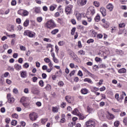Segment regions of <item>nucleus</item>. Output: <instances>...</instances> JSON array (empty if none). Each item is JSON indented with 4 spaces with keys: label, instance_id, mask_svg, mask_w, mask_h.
<instances>
[{
    "label": "nucleus",
    "instance_id": "obj_1",
    "mask_svg": "<svg viewBox=\"0 0 127 127\" xmlns=\"http://www.w3.org/2000/svg\"><path fill=\"white\" fill-rule=\"evenodd\" d=\"M56 26V23L53 19L47 21L45 24V27L48 29H53V28H55Z\"/></svg>",
    "mask_w": 127,
    "mask_h": 127
},
{
    "label": "nucleus",
    "instance_id": "obj_2",
    "mask_svg": "<svg viewBox=\"0 0 127 127\" xmlns=\"http://www.w3.org/2000/svg\"><path fill=\"white\" fill-rule=\"evenodd\" d=\"M29 119L32 122H34L38 118V114L35 112L31 113L29 115Z\"/></svg>",
    "mask_w": 127,
    "mask_h": 127
},
{
    "label": "nucleus",
    "instance_id": "obj_3",
    "mask_svg": "<svg viewBox=\"0 0 127 127\" xmlns=\"http://www.w3.org/2000/svg\"><path fill=\"white\" fill-rule=\"evenodd\" d=\"M86 127H95L96 126V124L95 123V121L93 120H89L87 121L85 123Z\"/></svg>",
    "mask_w": 127,
    "mask_h": 127
},
{
    "label": "nucleus",
    "instance_id": "obj_4",
    "mask_svg": "<svg viewBox=\"0 0 127 127\" xmlns=\"http://www.w3.org/2000/svg\"><path fill=\"white\" fill-rule=\"evenodd\" d=\"M72 8H73V5H68L66 6L65 9L66 14H70L71 12H72Z\"/></svg>",
    "mask_w": 127,
    "mask_h": 127
},
{
    "label": "nucleus",
    "instance_id": "obj_5",
    "mask_svg": "<svg viewBox=\"0 0 127 127\" xmlns=\"http://www.w3.org/2000/svg\"><path fill=\"white\" fill-rule=\"evenodd\" d=\"M95 13V8L93 7H89L87 10V14H91V16L94 15Z\"/></svg>",
    "mask_w": 127,
    "mask_h": 127
},
{
    "label": "nucleus",
    "instance_id": "obj_6",
    "mask_svg": "<svg viewBox=\"0 0 127 127\" xmlns=\"http://www.w3.org/2000/svg\"><path fill=\"white\" fill-rule=\"evenodd\" d=\"M24 35L28 36L29 37H34V34L32 33V32L26 30L25 31L24 33Z\"/></svg>",
    "mask_w": 127,
    "mask_h": 127
},
{
    "label": "nucleus",
    "instance_id": "obj_7",
    "mask_svg": "<svg viewBox=\"0 0 127 127\" xmlns=\"http://www.w3.org/2000/svg\"><path fill=\"white\" fill-rule=\"evenodd\" d=\"M87 3V0H77V4L79 5V6H83V5H85Z\"/></svg>",
    "mask_w": 127,
    "mask_h": 127
},
{
    "label": "nucleus",
    "instance_id": "obj_8",
    "mask_svg": "<svg viewBox=\"0 0 127 127\" xmlns=\"http://www.w3.org/2000/svg\"><path fill=\"white\" fill-rule=\"evenodd\" d=\"M100 12L102 13L103 16H106V15H107V10H106V8H105L104 7H102L100 8Z\"/></svg>",
    "mask_w": 127,
    "mask_h": 127
},
{
    "label": "nucleus",
    "instance_id": "obj_9",
    "mask_svg": "<svg viewBox=\"0 0 127 127\" xmlns=\"http://www.w3.org/2000/svg\"><path fill=\"white\" fill-rule=\"evenodd\" d=\"M65 100L66 102H68L69 104H71V103H72L74 101V99H73V98H71L70 96H66Z\"/></svg>",
    "mask_w": 127,
    "mask_h": 127
},
{
    "label": "nucleus",
    "instance_id": "obj_10",
    "mask_svg": "<svg viewBox=\"0 0 127 127\" xmlns=\"http://www.w3.org/2000/svg\"><path fill=\"white\" fill-rule=\"evenodd\" d=\"M27 101H28V99L25 97H22L20 99V103H21V104H22V105L23 104V103H26V102Z\"/></svg>",
    "mask_w": 127,
    "mask_h": 127
},
{
    "label": "nucleus",
    "instance_id": "obj_11",
    "mask_svg": "<svg viewBox=\"0 0 127 127\" xmlns=\"http://www.w3.org/2000/svg\"><path fill=\"white\" fill-rule=\"evenodd\" d=\"M107 118L108 119V120H113V119H115V116L108 112L107 115Z\"/></svg>",
    "mask_w": 127,
    "mask_h": 127
},
{
    "label": "nucleus",
    "instance_id": "obj_12",
    "mask_svg": "<svg viewBox=\"0 0 127 127\" xmlns=\"http://www.w3.org/2000/svg\"><path fill=\"white\" fill-rule=\"evenodd\" d=\"M72 114L73 115H75V116H79L80 115V112H79V110H78L77 108H75L72 111Z\"/></svg>",
    "mask_w": 127,
    "mask_h": 127
},
{
    "label": "nucleus",
    "instance_id": "obj_13",
    "mask_svg": "<svg viewBox=\"0 0 127 127\" xmlns=\"http://www.w3.org/2000/svg\"><path fill=\"white\" fill-rule=\"evenodd\" d=\"M107 9H109L110 11H112L113 9H114V5H113V4L110 3L107 6Z\"/></svg>",
    "mask_w": 127,
    "mask_h": 127
},
{
    "label": "nucleus",
    "instance_id": "obj_14",
    "mask_svg": "<svg viewBox=\"0 0 127 127\" xmlns=\"http://www.w3.org/2000/svg\"><path fill=\"white\" fill-rule=\"evenodd\" d=\"M14 67L17 71H19V70L21 69V65L16 64L14 65Z\"/></svg>",
    "mask_w": 127,
    "mask_h": 127
},
{
    "label": "nucleus",
    "instance_id": "obj_15",
    "mask_svg": "<svg viewBox=\"0 0 127 127\" xmlns=\"http://www.w3.org/2000/svg\"><path fill=\"white\" fill-rule=\"evenodd\" d=\"M57 7V5H52L50 6V10L51 11H53L54 10H55Z\"/></svg>",
    "mask_w": 127,
    "mask_h": 127
},
{
    "label": "nucleus",
    "instance_id": "obj_16",
    "mask_svg": "<svg viewBox=\"0 0 127 127\" xmlns=\"http://www.w3.org/2000/svg\"><path fill=\"white\" fill-rule=\"evenodd\" d=\"M81 93L83 94V95H86L88 94V89H87V88H82L81 90Z\"/></svg>",
    "mask_w": 127,
    "mask_h": 127
},
{
    "label": "nucleus",
    "instance_id": "obj_17",
    "mask_svg": "<svg viewBox=\"0 0 127 127\" xmlns=\"http://www.w3.org/2000/svg\"><path fill=\"white\" fill-rule=\"evenodd\" d=\"M24 9H19L18 11H17V13L18 14H19L20 15H21L22 16H23L24 14Z\"/></svg>",
    "mask_w": 127,
    "mask_h": 127
},
{
    "label": "nucleus",
    "instance_id": "obj_18",
    "mask_svg": "<svg viewBox=\"0 0 127 127\" xmlns=\"http://www.w3.org/2000/svg\"><path fill=\"white\" fill-rule=\"evenodd\" d=\"M72 55H73V60L75 61L76 62H79V58L77 57V55H75L74 53H71Z\"/></svg>",
    "mask_w": 127,
    "mask_h": 127
},
{
    "label": "nucleus",
    "instance_id": "obj_19",
    "mask_svg": "<svg viewBox=\"0 0 127 127\" xmlns=\"http://www.w3.org/2000/svg\"><path fill=\"white\" fill-rule=\"evenodd\" d=\"M23 25L25 27H27L29 25V20L26 19L23 23Z\"/></svg>",
    "mask_w": 127,
    "mask_h": 127
},
{
    "label": "nucleus",
    "instance_id": "obj_20",
    "mask_svg": "<svg viewBox=\"0 0 127 127\" xmlns=\"http://www.w3.org/2000/svg\"><path fill=\"white\" fill-rule=\"evenodd\" d=\"M118 72L122 74V73H127V69L125 68H121L118 70Z\"/></svg>",
    "mask_w": 127,
    "mask_h": 127
},
{
    "label": "nucleus",
    "instance_id": "obj_21",
    "mask_svg": "<svg viewBox=\"0 0 127 127\" xmlns=\"http://www.w3.org/2000/svg\"><path fill=\"white\" fill-rule=\"evenodd\" d=\"M85 53L83 50H80L77 52L78 55H85Z\"/></svg>",
    "mask_w": 127,
    "mask_h": 127
},
{
    "label": "nucleus",
    "instance_id": "obj_22",
    "mask_svg": "<svg viewBox=\"0 0 127 127\" xmlns=\"http://www.w3.org/2000/svg\"><path fill=\"white\" fill-rule=\"evenodd\" d=\"M58 32H59V29H55L53 30V31H52L51 33L53 35H55V34H57V33H58Z\"/></svg>",
    "mask_w": 127,
    "mask_h": 127
},
{
    "label": "nucleus",
    "instance_id": "obj_23",
    "mask_svg": "<svg viewBox=\"0 0 127 127\" xmlns=\"http://www.w3.org/2000/svg\"><path fill=\"white\" fill-rule=\"evenodd\" d=\"M76 17L77 20H81V18H82V15L80 13H77L76 14Z\"/></svg>",
    "mask_w": 127,
    "mask_h": 127
},
{
    "label": "nucleus",
    "instance_id": "obj_24",
    "mask_svg": "<svg viewBox=\"0 0 127 127\" xmlns=\"http://www.w3.org/2000/svg\"><path fill=\"white\" fill-rule=\"evenodd\" d=\"M22 105L25 108H29V107H30L29 102H28V101H27L26 102L23 103Z\"/></svg>",
    "mask_w": 127,
    "mask_h": 127
},
{
    "label": "nucleus",
    "instance_id": "obj_25",
    "mask_svg": "<svg viewBox=\"0 0 127 127\" xmlns=\"http://www.w3.org/2000/svg\"><path fill=\"white\" fill-rule=\"evenodd\" d=\"M34 9L37 13H39L40 12V7H35L34 8Z\"/></svg>",
    "mask_w": 127,
    "mask_h": 127
},
{
    "label": "nucleus",
    "instance_id": "obj_26",
    "mask_svg": "<svg viewBox=\"0 0 127 127\" xmlns=\"http://www.w3.org/2000/svg\"><path fill=\"white\" fill-rule=\"evenodd\" d=\"M21 77L22 78H25V77H26V71H21Z\"/></svg>",
    "mask_w": 127,
    "mask_h": 127
},
{
    "label": "nucleus",
    "instance_id": "obj_27",
    "mask_svg": "<svg viewBox=\"0 0 127 127\" xmlns=\"http://www.w3.org/2000/svg\"><path fill=\"white\" fill-rule=\"evenodd\" d=\"M8 102L9 103V104H12V103L14 102V99L13 97H11L8 99Z\"/></svg>",
    "mask_w": 127,
    "mask_h": 127
},
{
    "label": "nucleus",
    "instance_id": "obj_28",
    "mask_svg": "<svg viewBox=\"0 0 127 127\" xmlns=\"http://www.w3.org/2000/svg\"><path fill=\"white\" fill-rule=\"evenodd\" d=\"M100 19H101V17L99 15H97V16H96V17L94 18L95 21H96L97 22H99V21H100Z\"/></svg>",
    "mask_w": 127,
    "mask_h": 127
},
{
    "label": "nucleus",
    "instance_id": "obj_29",
    "mask_svg": "<svg viewBox=\"0 0 127 127\" xmlns=\"http://www.w3.org/2000/svg\"><path fill=\"white\" fill-rule=\"evenodd\" d=\"M116 52L117 54H119L120 55H124V51L122 50H117Z\"/></svg>",
    "mask_w": 127,
    "mask_h": 127
},
{
    "label": "nucleus",
    "instance_id": "obj_30",
    "mask_svg": "<svg viewBox=\"0 0 127 127\" xmlns=\"http://www.w3.org/2000/svg\"><path fill=\"white\" fill-rule=\"evenodd\" d=\"M125 26H126V24L125 23H121L119 24V27H120V28H124Z\"/></svg>",
    "mask_w": 127,
    "mask_h": 127
},
{
    "label": "nucleus",
    "instance_id": "obj_31",
    "mask_svg": "<svg viewBox=\"0 0 127 127\" xmlns=\"http://www.w3.org/2000/svg\"><path fill=\"white\" fill-rule=\"evenodd\" d=\"M52 111L53 113H58V108L56 107H53Z\"/></svg>",
    "mask_w": 127,
    "mask_h": 127
},
{
    "label": "nucleus",
    "instance_id": "obj_32",
    "mask_svg": "<svg viewBox=\"0 0 127 127\" xmlns=\"http://www.w3.org/2000/svg\"><path fill=\"white\" fill-rule=\"evenodd\" d=\"M8 30L10 32L13 31V30H14V26L10 25V29L8 28Z\"/></svg>",
    "mask_w": 127,
    "mask_h": 127
},
{
    "label": "nucleus",
    "instance_id": "obj_33",
    "mask_svg": "<svg viewBox=\"0 0 127 127\" xmlns=\"http://www.w3.org/2000/svg\"><path fill=\"white\" fill-rule=\"evenodd\" d=\"M44 61L45 62H46V63H50V62H51V60L48 58H45Z\"/></svg>",
    "mask_w": 127,
    "mask_h": 127
},
{
    "label": "nucleus",
    "instance_id": "obj_34",
    "mask_svg": "<svg viewBox=\"0 0 127 127\" xmlns=\"http://www.w3.org/2000/svg\"><path fill=\"white\" fill-rule=\"evenodd\" d=\"M43 18H42V17L40 16V17H38L37 18V21L38 22H41V21H42L43 20Z\"/></svg>",
    "mask_w": 127,
    "mask_h": 127
},
{
    "label": "nucleus",
    "instance_id": "obj_35",
    "mask_svg": "<svg viewBox=\"0 0 127 127\" xmlns=\"http://www.w3.org/2000/svg\"><path fill=\"white\" fill-rule=\"evenodd\" d=\"M11 124L12 126H16V125H17V121L15 120H12Z\"/></svg>",
    "mask_w": 127,
    "mask_h": 127
},
{
    "label": "nucleus",
    "instance_id": "obj_36",
    "mask_svg": "<svg viewBox=\"0 0 127 127\" xmlns=\"http://www.w3.org/2000/svg\"><path fill=\"white\" fill-rule=\"evenodd\" d=\"M84 82H88V83H92V80L90 78H85L84 79Z\"/></svg>",
    "mask_w": 127,
    "mask_h": 127
},
{
    "label": "nucleus",
    "instance_id": "obj_37",
    "mask_svg": "<svg viewBox=\"0 0 127 127\" xmlns=\"http://www.w3.org/2000/svg\"><path fill=\"white\" fill-rule=\"evenodd\" d=\"M58 44L60 46H63V45H64V44H65V42L64 41H60L58 43Z\"/></svg>",
    "mask_w": 127,
    "mask_h": 127
},
{
    "label": "nucleus",
    "instance_id": "obj_38",
    "mask_svg": "<svg viewBox=\"0 0 127 127\" xmlns=\"http://www.w3.org/2000/svg\"><path fill=\"white\" fill-rule=\"evenodd\" d=\"M82 70H83V71H84V72H86L87 73H88V75H92V73H91L90 72H89V71H88V70L87 69H86V68L82 67Z\"/></svg>",
    "mask_w": 127,
    "mask_h": 127
},
{
    "label": "nucleus",
    "instance_id": "obj_39",
    "mask_svg": "<svg viewBox=\"0 0 127 127\" xmlns=\"http://www.w3.org/2000/svg\"><path fill=\"white\" fill-rule=\"evenodd\" d=\"M94 4L97 7H99V6H100V2H99L98 1H94Z\"/></svg>",
    "mask_w": 127,
    "mask_h": 127
},
{
    "label": "nucleus",
    "instance_id": "obj_40",
    "mask_svg": "<svg viewBox=\"0 0 127 127\" xmlns=\"http://www.w3.org/2000/svg\"><path fill=\"white\" fill-rule=\"evenodd\" d=\"M123 123H124L125 126L127 127V117L124 119Z\"/></svg>",
    "mask_w": 127,
    "mask_h": 127
},
{
    "label": "nucleus",
    "instance_id": "obj_41",
    "mask_svg": "<svg viewBox=\"0 0 127 127\" xmlns=\"http://www.w3.org/2000/svg\"><path fill=\"white\" fill-rule=\"evenodd\" d=\"M28 14H29V12H28L27 10H25L24 12V15L23 16H27V15H28Z\"/></svg>",
    "mask_w": 127,
    "mask_h": 127
},
{
    "label": "nucleus",
    "instance_id": "obj_42",
    "mask_svg": "<svg viewBox=\"0 0 127 127\" xmlns=\"http://www.w3.org/2000/svg\"><path fill=\"white\" fill-rule=\"evenodd\" d=\"M75 31H76V28H73L71 30V35H74V33H75Z\"/></svg>",
    "mask_w": 127,
    "mask_h": 127
},
{
    "label": "nucleus",
    "instance_id": "obj_43",
    "mask_svg": "<svg viewBox=\"0 0 127 127\" xmlns=\"http://www.w3.org/2000/svg\"><path fill=\"white\" fill-rule=\"evenodd\" d=\"M20 49L22 51H25V50H26V48H25V47L23 46H21L20 47Z\"/></svg>",
    "mask_w": 127,
    "mask_h": 127
},
{
    "label": "nucleus",
    "instance_id": "obj_44",
    "mask_svg": "<svg viewBox=\"0 0 127 127\" xmlns=\"http://www.w3.org/2000/svg\"><path fill=\"white\" fill-rule=\"evenodd\" d=\"M93 42H94V39H90L87 41V43H88L89 44H90V43H93Z\"/></svg>",
    "mask_w": 127,
    "mask_h": 127
},
{
    "label": "nucleus",
    "instance_id": "obj_45",
    "mask_svg": "<svg viewBox=\"0 0 127 127\" xmlns=\"http://www.w3.org/2000/svg\"><path fill=\"white\" fill-rule=\"evenodd\" d=\"M114 126H115V127H119V126H120V122H119V121H116V122L114 123Z\"/></svg>",
    "mask_w": 127,
    "mask_h": 127
},
{
    "label": "nucleus",
    "instance_id": "obj_46",
    "mask_svg": "<svg viewBox=\"0 0 127 127\" xmlns=\"http://www.w3.org/2000/svg\"><path fill=\"white\" fill-rule=\"evenodd\" d=\"M58 84L60 86V87H63V86H64V82L62 81H60Z\"/></svg>",
    "mask_w": 127,
    "mask_h": 127
},
{
    "label": "nucleus",
    "instance_id": "obj_47",
    "mask_svg": "<svg viewBox=\"0 0 127 127\" xmlns=\"http://www.w3.org/2000/svg\"><path fill=\"white\" fill-rule=\"evenodd\" d=\"M16 22L17 23H18V24H20V23L21 22V19H20V18H17L16 20Z\"/></svg>",
    "mask_w": 127,
    "mask_h": 127
},
{
    "label": "nucleus",
    "instance_id": "obj_48",
    "mask_svg": "<svg viewBox=\"0 0 127 127\" xmlns=\"http://www.w3.org/2000/svg\"><path fill=\"white\" fill-rule=\"evenodd\" d=\"M39 85L41 87H43L44 82H43V80H40L39 82Z\"/></svg>",
    "mask_w": 127,
    "mask_h": 127
},
{
    "label": "nucleus",
    "instance_id": "obj_49",
    "mask_svg": "<svg viewBox=\"0 0 127 127\" xmlns=\"http://www.w3.org/2000/svg\"><path fill=\"white\" fill-rule=\"evenodd\" d=\"M79 116V119L80 120H84L85 119V117L84 116L81 115V114L79 113V115H77Z\"/></svg>",
    "mask_w": 127,
    "mask_h": 127
},
{
    "label": "nucleus",
    "instance_id": "obj_50",
    "mask_svg": "<svg viewBox=\"0 0 127 127\" xmlns=\"http://www.w3.org/2000/svg\"><path fill=\"white\" fill-rule=\"evenodd\" d=\"M11 5H16V1L15 0H12L11 2Z\"/></svg>",
    "mask_w": 127,
    "mask_h": 127
},
{
    "label": "nucleus",
    "instance_id": "obj_51",
    "mask_svg": "<svg viewBox=\"0 0 127 127\" xmlns=\"http://www.w3.org/2000/svg\"><path fill=\"white\" fill-rule=\"evenodd\" d=\"M12 117L14 119H17L18 118V115L16 114H14L12 115Z\"/></svg>",
    "mask_w": 127,
    "mask_h": 127
},
{
    "label": "nucleus",
    "instance_id": "obj_52",
    "mask_svg": "<svg viewBox=\"0 0 127 127\" xmlns=\"http://www.w3.org/2000/svg\"><path fill=\"white\" fill-rule=\"evenodd\" d=\"M75 73V70H72V71H71L70 73H69L70 77H72V76H73Z\"/></svg>",
    "mask_w": 127,
    "mask_h": 127
},
{
    "label": "nucleus",
    "instance_id": "obj_53",
    "mask_svg": "<svg viewBox=\"0 0 127 127\" xmlns=\"http://www.w3.org/2000/svg\"><path fill=\"white\" fill-rule=\"evenodd\" d=\"M95 60L96 62H100V61H102L101 59L98 57H96Z\"/></svg>",
    "mask_w": 127,
    "mask_h": 127
},
{
    "label": "nucleus",
    "instance_id": "obj_54",
    "mask_svg": "<svg viewBox=\"0 0 127 127\" xmlns=\"http://www.w3.org/2000/svg\"><path fill=\"white\" fill-rule=\"evenodd\" d=\"M13 92L14 94H18V90H17L16 88H14L13 90Z\"/></svg>",
    "mask_w": 127,
    "mask_h": 127
},
{
    "label": "nucleus",
    "instance_id": "obj_55",
    "mask_svg": "<svg viewBox=\"0 0 127 127\" xmlns=\"http://www.w3.org/2000/svg\"><path fill=\"white\" fill-rule=\"evenodd\" d=\"M77 45L79 48H82V44L81 43V41H78Z\"/></svg>",
    "mask_w": 127,
    "mask_h": 127
},
{
    "label": "nucleus",
    "instance_id": "obj_56",
    "mask_svg": "<svg viewBox=\"0 0 127 127\" xmlns=\"http://www.w3.org/2000/svg\"><path fill=\"white\" fill-rule=\"evenodd\" d=\"M92 111H93V109L91 108L90 107H87V112H88V113H92Z\"/></svg>",
    "mask_w": 127,
    "mask_h": 127
},
{
    "label": "nucleus",
    "instance_id": "obj_57",
    "mask_svg": "<svg viewBox=\"0 0 127 127\" xmlns=\"http://www.w3.org/2000/svg\"><path fill=\"white\" fill-rule=\"evenodd\" d=\"M36 105L37 107H41L42 104L41 102L38 101L36 102Z\"/></svg>",
    "mask_w": 127,
    "mask_h": 127
},
{
    "label": "nucleus",
    "instance_id": "obj_58",
    "mask_svg": "<svg viewBox=\"0 0 127 127\" xmlns=\"http://www.w3.org/2000/svg\"><path fill=\"white\" fill-rule=\"evenodd\" d=\"M82 23L83 25H88V22L85 20H82Z\"/></svg>",
    "mask_w": 127,
    "mask_h": 127
},
{
    "label": "nucleus",
    "instance_id": "obj_59",
    "mask_svg": "<svg viewBox=\"0 0 127 127\" xmlns=\"http://www.w3.org/2000/svg\"><path fill=\"white\" fill-rule=\"evenodd\" d=\"M77 75L78 76H80V77H82L83 76V73H82V71L81 70H79L78 72Z\"/></svg>",
    "mask_w": 127,
    "mask_h": 127
},
{
    "label": "nucleus",
    "instance_id": "obj_60",
    "mask_svg": "<svg viewBox=\"0 0 127 127\" xmlns=\"http://www.w3.org/2000/svg\"><path fill=\"white\" fill-rule=\"evenodd\" d=\"M36 66L37 68H39V67H40V63L39 62H36Z\"/></svg>",
    "mask_w": 127,
    "mask_h": 127
},
{
    "label": "nucleus",
    "instance_id": "obj_61",
    "mask_svg": "<svg viewBox=\"0 0 127 127\" xmlns=\"http://www.w3.org/2000/svg\"><path fill=\"white\" fill-rule=\"evenodd\" d=\"M23 66L26 68H28V67H29V64H28V63H26L24 64L23 65Z\"/></svg>",
    "mask_w": 127,
    "mask_h": 127
},
{
    "label": "nucleus",
    "instance_id": "obj_62",
    "mask_svg": "<svg viewBox=\"0 0 127 127\" xmlns=\"http://www.w3.org/2000/svg\"><path fill=\"white\" fill-rule=\"evenodd\" d=\"M97 38H99V39H101V38H103V34H99L98 35H97Z\"/></svg>",
    "mask_w": 127,
    "mask_h": 127
},
{
    "label": "nucleus",
    "instance_id": "obj_63",
    "mask_svg": "<svg viewBox=\"0 0 127 127\" xmlns=\"http://www.w3.org/2000/svg\"><path fill=\"white\" fill-rule=\"evenodd\" d=\"M61 108H65L66 107V103L63 102L61 105Z\"/></svg>",
    "mask_w": 127,
    "mask_h": 127
},
{
    "label": "nucleus",
    "instance_id": "obj_64",
    "mask_svg": "<svg viewBox=\"0 0 127 127\" xmlns=\"http://www.w3.org/2000/svg\"><path fill=\"white\" fill-rule=\"evenodd\" d=\"M48 68V66H47V65H43V66H42V69H43V70H47V68Z\"/></svg>",
    "mask_w": 127,
    "mask_h": 127
}]
</instances>
